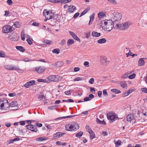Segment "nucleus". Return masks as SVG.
<instances>
[{
	"label": "nucleus",
	"instance_id": "f257e3e1",
	"mask_svg": "<svg viewBox=\"0 0 147 147\" xmlns=\"http://www.w3.org/2000/svg\"><path fill=\"white\" fill-rule=\"evenodd\" d=\"M113 16L111 19L117 26V24L119 23L122 18V14L119 12H114L113 13Z\"/></svg>",
	"mask_w": 147,
	"mask_h": 147
},
{
	"label": "nucleus",
	"instance_id": "f03ea898",
	"mask_svg": "<svg viewBox=\"0 0 147 147\" xmlns=\"http://www.w3.org/2000/svg\"><path fill=\"white\" fill-rule=\"evenodd\" d=\"M48 80L47 83L51 82H56L60 81L62 79V77L59 75H50L47 78Z\"/></svg>",
	"mask_w": 147,
	"mask_h": 147
},
{
	"label": "nucleus",
	"instance_id": "7ed1b4c3",
	"mask_svg": "<svg viewBox=\"0 0 147 147\" xmlns=\"http://www.w3.org/2000/svg\"><path fill=\"white\" fill-rule=\"evenodd\" d=\"M131 23L129 21L125 22L120 24H117V28L121 30H125L127 29L131 24Z\"/></svg>",
	"mask_w": 147,
	"mask_h": 147
},
{
	"label": "nucleus",
	"instance_id": "20e7f679",
	"mask_svg": "<svg viewBox=\"0 0 147 147\" xmlns=\"http://www.w3.org/2000/svg\"><path fill=\"white\" fill-rule=\"evenodd\" d=\"M107 116L108 119L110 120L111 123L113 122L116 120L119 119L117 115L113 112H109L107 114Z\"/></svg>",
	"mask_w": 147,
	"mask_h": 147
},
{
	"label": "nucleus",
	"instance_id": "39448f33",
	"mask_svg": "<svg viewBox=\"0 0 147 147\" xmlns=\"http://www.w3.org/2000/svg\"><path fill=\"white\" fill-rule=\"evenodd\" d=\"M43 15L45 16L47 19L50 20L53 18L54 13L52 10L47 11L45 10L43 12Z\"/></svg>",
	"mask_w": 147,
	"mask_h": 147
},
{
	"label": "nucleus",
	"instance_id": "423d86ee",
	"mask_svg": "<svg viewBox=\"0 0 147 147\" xmlns=\"http://www.w3.org/2000/svg\"><path fill=\"white\" fill-rule=\"evenodd\" d=\"M15 28L12 26L9 25H6L3 27L2 29L3 32L4 33H7L13 31Z\"/></svg>",
	"mask_w": 147,
	"mask_h": 147
},
{
	"label": "nucleus",
	"instance_id": "0eeeda50",
	"mask_svg": "<svg viewBox=\"0 0 147 147\" xmlns=\"http://www.w3.org/2000/svg\"><path fill=\"white\" fill-rule=\"evenodd\" d=\"M33 69L38 73L41 74L44 72L45 69V67L44 66H39L35 67Z\"/></svg>",
	"mask_w": 147,
	"mask_h": 147
},
{
	"label": "nucleus",
	"instance_id": "6e6552de",
	"mask_svg": "<svg viewBox=\"0 0 147 147\" xmlns=\"http://www.w3.org/2000/svg\"><path fill=\"white\" fill-rule=\"evenodd\" d=\"M26 128L32 131L36 132L37 129L36 127L34 125L30 124L26 125Z\"/></svg>",
	"mask_w": 147,
	"mask_h": 147
},
{
	"label": "nucleus",
	"instance_id": "1a4fd4ad",
	"mask_svg": "<svg viewBox=\"0 0 147 147\" xmlns=\"http://www.w3.org/2000/svg\"><path fill=\"white\" fill-rule=\"evenodd\" d=\"M4 67L6 69L9 70H13L15 69L19 71L20 70L19 68L16 67L15 66H13L11 65H5Z\"/></svg>",
	"mask_w": 147,
	"mask_h": 147
},
{
	"label": "nucleus",
	"instance_id": "9d476101",
	"mask_svg": "<svg viewBox=\"0 0 147 147\" xmlns=\"http://www.w3.org/2000/svg\"><path fill=\"white\" fill-rule=\"evenodd\" d=\"M65 134V133L60 132H57L54 135L52 139L53 140H55L58 138L60 137L63 136Z\"/></svg>",
	"mask_w": 147,
	"mask_h": 147
},
{
	"label": "nucleus",
	"instance_id": "9b49d317",
	"mask_svg": "<svg viewBox=\"0 0 147 147\" xmlns=\"http://www.w3.org/2000/svg\"><path fill=\"white\" fill-rule=\"evenodd\" d=\"M69 33L70 35L72 36L73 38L75 40H77L78 42H81V40L77 36V35L75 34L74 32L69 31Z\"/></svg>",
	"mask_w": 147,
	"mask_h": 147
},
{
	"label": "nucleus",
	"instance_id": "f8f14e48",
	"mask_svg": "<svg viewBox=\"0 0 147 147\" xmlns=\"http://www.w3.org/2000/svg\"><path fill=\"white\" fill-rule=\"evenodd\" d=\"M102 23H103L105 25L111 24L114 25V24H115L114 22L112 21V19L111 20H107L105 21L103 20Z\"/></svg>",
	"mask_w": 147,
	"mask_h": 147
},
{
	"label": "nucleus",
	"instance_id": "ddd939ff",
	"mask_svg": "<svg viewBox=\"0 0 147 147\" xmlns=\"http://www.w3.org/2000/svg\"><path fill=\"white\" fill-rule=\"evenodd\" d=\"M72 130L76 131L79 129V126L78 124L76 123H72Z\"/></svg>",
	"mask_w": 147,
	"mask_h": 147
},
{
	"label": "nucleus",
	"instance_id": "4468645a",
	"mask_svg": "<svg viewBox=\"0 0 147 147\" xmlns=\"http://www.w3.org/2000/svg\"><path fill=\"white\" fill-rule=\"evenodd\" d=\"M126 118L127 121L128 122L131 121L133 120L134 119V116L131 114H129L128 115Z\"/></svg>",
	"mask_w": 147,
	"mask_h": 147
},
{
	"label": "nucleus",
	"instance_id": "2eb2a0df",
	"mask_svg": "<svg viewBox=\"0 0 147 147\" xmlns=\"http://www.w3.org/2000/svg\"><path fill=\"white\" fill-rule=\"evenodd\" d=\"M76 9V7L73 5H69L68 6V11L71 13L73 12Z\"/></svg>",
	"mask_w": 147,
	"mask_h": 147
},
{
	"label": "nucleus",
	"instance_id": "dca6fc26",
	"mask_svg": "<svg viewBox=\"0 0 147 147\" xmlns=\"http://www.w3.org/2000/svg\"><path fill=\"white\" fill-rule=\"evenodd\" d=\"M145 62L143 58L140 59L138 61V65L140 66L143 65L144 64Z\"/></svg>",
	"mask_w": 147,
	"mask_h": 147
},
{
	"label": "nucleus",
	"instance_id": "f3484780",
	"mask_svg": "<svg viewBox=\"0 0 147 147\" xmlns=\"http://www.w3.org/2000/svg\"><path fill=\"white\" fill-rule=\"evenodd\" d=\"M106 26V30H107L109 32L114 27V25L113 24L107 25Z\"/></svg>",
	"mask_w": 147,
	"mask_h": 147
},
{
	"label": "nucleus",
	"instance_id": "a211bd4d",
	"mask_svg": "<svg viewBox=\"0 0 147 147\" xmlns=\"http://www.w3.org/2000/svg\"><path fill=\"white\" fill-rule=\"evenodd\" d=\"M74 42V40L73 39H69L67 41V45L68 47L73 44Z\"/></svg>",
	"mask_w": 147,
	"mask_h": 147
},
{
	"label": "nucleus",
	"instance_id": "6ab92c4d",
	"mask_svg": "<svg viewBox=\"0 0 147 147\" xmlns=\"http://www.w3.org/2000/svg\"><path fill=\"white\" fill-rule=\"evenodd\" d=\"M16 48L18 50L23 52L25 51V49L23 47L21 46H17L16 47Z\"/></svg>",
	"mask_w": 147,
	"mask_h": 147
},
{
	"label": "nucleus",
	"instance_id": "aec40b11",
	"mask_svg": "<svg viewBox=\"0 0 147 147\" xmlns=\"http://www.w3.org/2000/svg\"><path fill=\"white\" fill-rule=\"evenodd\" d=\"M106 39L103 38L99 39L97 42L99 44H102L106 42Z\"/></svg>",
	"mask_w": 147,
	"mask_h": 147
},
{
	"label": "nucleus",
	"instance_id": "412c9836",
	"mask_svg": "<svg viewBox=\"0 0 147 147\" xmlns=\"http://www.w3.org/2000/svg\"><path fill=\"white\" fill-rule=\"evenodd\" d=\"M100 33L93 31L92 33V35L93 36L98 37L100 35Z\"/></svg>",
	"mask_w": 147,
	"mask_h": 147
},
{
	"label": "nucleus",
	"instance_id": "4be33fe9",
	"mask_svg": "<svg viewBox=\"0 0 147 147\" xmlns=\"http://www.w3.org/2000/svg\"><path fill=\"white\" fill-rule=\"evenodd\" d=\"M63 64V62L61 61H59L55 63V66L57 67H60Z\"/></svg>",
	"mask_w": 147,
	"mask_h": 147
},
{
	"label": "nucleus",
	"instance_id": "5701e85b",
	"mask_svg": "<svg viewBox=\"0 0 147 147\" xmlns=\"http://www.w3.org/2000/svg\"><path fill=\"white\" fill-rule=\"evenodd\" d=\"M90 134V138L91 140H92L95 138L94 133L92 131L89 133Z\"/></svg>",
	"mask_w": 147,
	"mask_h": 147
},
{
	"label": "nucleus",
	"instance_id": "b1692460",
	"mask_svg": "<svg viewBox=\"0 0 147 147\" xmlns=\"http://www.w3.org/2000/svg\"><path fill=\"white\" fill-rule=\"evenodd\" d=\"M94 13H92L90 16V20L89 21L88 25H90V23H91L93 22V19L94 18Z\"/></svg>",
	"mask_w": 147,
	"mask_h": 147
},
{
	"label": "nucleus",
	"instance_id": "393cba45",
	"mask_svg": "<svg viewBox=\"0 0 147 147\" xmlns=\"http://www.w3.org/2000/svg\"><path fill=\"white\" fill-rule=\"evenodd\" d=\"M47 139L45 138V137H40L39 138H38L36 139V140L38 141H39L40 142H41L44 140H47Z\"/></svg>",
	"mask_w": 147,
	"mask_h": 147
},
{
	"label": "nucleus",
	"instance_id": "a878e982",
	"mask_svg": "<svg viewBox=\"0 0 147 147\" xmlns=\"http://www.w3.org/2000/svg\"><path fill=\"white\" fill-rule=\"evenodd\" d=\"M1 101H2V104L3 106V107H4V105L5 104H7L8 103V101L6 99H5L4 98L1 99Z\"/></svg>",
	"mask_w": 147,
	"mask_h": 147
},
{
	"label": "nucleus",
	"instance_id": "bb28decb",
	"mask_svg": "<svg viewBox=\"0 0 147 147\" xmlns=\"http://www.w3.org/2000/svg\"><path fill=\"white\" fill-rule=\"evenodd\" d=\"M121 86L123 88H126L127 87V84L125 82H122L120 83Z\"/></svg>",
	"mask_w": 147,
	"mask_h": 147
},
{
	"label": "nucleus",
	"instance_id": "cd10ccee",
	"mask_svg": "<svg viewBox=\"0 0 147 147\" xmlns=\"http://www.w3.org/2000/svg\"><path fill=\"white\" fill-rule=\"evenodd\" d=\"M90 9L89 7L85 9L81 13L80 16V17H81L85 14Z\"/></svg>",
	"mask_w": 147,
	"mask_h": 147
},
{
	"label": "nucleus",
	"instance_id": "c85d7f7f",
	"mask_svg": "<svg viewBox=\"0 0 147 147\" xmlns=\"http://www.w3.org/2000/svg\"><path fill=\"white\" fill-rule=\"evenodd\" d=\"M111 91L116 94L120 93L121 92L120 91L118 90L117 89H112L111 90Z\"/></svg>",
	"mask_w": 147,
	"mask_h": 147
},
{
	"label": "nucleus",
	"instance_id": "c756f323",
	"mask_svg": "<svg viewBox=\"0 0 147 147\" xmlns=\"http://www.w3.org/2000/svg\"><path fill=\"white\" fill-rule=\"evenodd\" d=\"M15 37L12 36L11 39L12 40L16 41L18 40V36L17 35V34H15Z\"/></svg>",
	"mask_w": 147,
	"mask_h": 147
},
{
	"label": "nucleus",
	"instance_id": "7c9ffc66",
	"mask_svg": "<svg viewBox=\"0 0 147 147\" xmlns=\"http://www.w3.org/2000/svg\"><path fill=\"white\" fill-rule=\"evenodd\" d=\"M43 42L48 45L52 44L53 43V41H52L48 40H44Z\"/></svg>",
	"mask_w": 147,
	"mask_h": 147
},
{
	"label": "nucleus",
	"instance_id": "2f4dec72",
	"mask_svg": "<svg viewBox=\"0 0 147 147\" xmlns=\"http://www.w3.org/2000/svg\"><path fill=\"white\" fill-rule=\"evenodd\" d=\"M83 132L80 131L76 134V136L78 138H80L83 135Z\"/></svg>",
	"mask_w": 147,
	"mask_h": 147
},
{
	"label": "nucleus",
	"instance_id": "473e14b6",
	"mask_svg": "<svg viewBox=\"0 0 147 147\" xmlns=\"http://www.w3.org/2000/svg\"><path fill=\"white\" fill-rule=\"evenodd\" d=\"M100 60L103 62L107 63V58L105 57L102 56L100 57Z\"/></svg>",
	"mask_w": 147,
	"mask_h": 147
},
{
	"label": "nucleus",
	"instance_id": "72a5a7b5",
	"mask_svg": "<svg viewBox=\"0 0 147 147\" xmlns=\"http://www.w3.org/2000/svg\"><path fill=\"white\" fill-rule=\"evenodd\" d=\"M13 26H14L16 28H18L21 25H20V23H19V22H16L14 23Z\"/></svg>",
	"mask_w": 147,
	"mask_h": 147
},
{
	"label": "nucleus",
	"instance_id": "f704fd0d",
	"mask_svg": "<svg viewBox=\"0 0 147 147\" xmlns=\"http://www.w3.org/2000/svg\"><path fill=\"white\" fill-rule=\"evenodd\" d=\"M60 51V50L58 49H55L52 50V52L53 53H55L57 54H58L59 53Z\"/></svg>",
	"mask_w": 147,
	"mask_h": 147
},
{
	"label": "nucleus",
	"instance_id": "c9c22d12",
	"mask_svg": "<svg viewBox=\"0 0 147 147\" xmlns=\"http://www.w3.org/2000/svg\"><path fill=\"white\" fill-rule=\"evenodd\" d=\"M105 15V13L102 12H99L98 13V18L99 19L101 18Z\"/></svg>",
	"mask_w": 147,
	"mask_h": 147
},
{
	"label": "nucleus",
	"instance_id": "e433bc0d",
	"mask_svg": "<svg viewBox=\"0 0 147 147\" xmlns=\"http://www.w3.org/2000/svg\"><path fill=\"white\" fill-rule=\"evenodd\" d=\"M10 107V105H9L8 103L7 104H5L4 105V107H3V108L2 109H4V110H7L8 109L9 107Z\"/></svg>",
	"mask_w": 147,
	"mask_h": 147
},
{
	"label": "nucleus",
	"instance_id": "4c0bfd02",
	"mask_svg": "<svg viewBox=\"0 0 147 147\" xmlns=\"http://www.w3.org/2000/svg\"><path fill=\"white\" fill-rule=\"evenodd\" d=\"M71 0H60V2L61 3H66L71 1Z\"/></svg>",
	"mask_w": 147,
	"mask_h": 147
},
{
	"label": "nucleus",
	"instance_id": "58836bf2",
	"mask_svg": "<svg viewBox=\"0 0 147 147\" xmlns=\"http://www.w3.org/2000/svg\"><path fill=\"white\" fill-rule=\"evenodd\" d=\"M37 81L39 82L47 83L48 81L46 80L39 79L37 80Z\"/></svg>",
	"mask_w": 147,
	"mask_h": 147
},
{
	"label": "nucleus",
	"instance_id": "ea45409f",
	"mask_svg": "<svg viewBox=\"0 0 147 147\" xmlns=\"http://www.w3.org/2000/svg\"><path fill=\"white\" fill-rule=\"evenodd\" d=\"M86 128L87 131L89 133L92 131L90 126L89 125H86Z\"/></svg>",
	"mask_w": 147,
	"mask_h": 147
},
{
	"label": "nucleus",
	"instance_id": "a19ab883",
	"mask_svg": "<svg viewBox=\"0 0 147 147\" xmlns=\"http://www.w3.org/2000/svg\"><path fill=\"white\" fill-rule=\"evenodd\" d=\"M5 56V52L2 51H0V57H4Z\"/></svg>",
	"mask_w": 147,
	"mask_h": 147
},
{
	"label": "nucleus",
	"instance_id": "79ce46f5",
	"mask_svg": "<svg viewBox=\"0 0 147 147\" xmlns=\"http://www.w3.org/2000/svg\"><path fill=\"white\" fill-rule=\"evenodd\" d=\"M16 105V102L14 101L10 103V105H9L10 107H15Z\"/></svg>",
	"mask_w": 147,
	"mask_h": 147
},
{
	"label": "nucleus",
	"instance_id": "37998d69",
	"mask_svg": "<svg viewBox=\"0 0 147 147\" xmlns=\"http://www.w3.org/2000/svg\"><path fill=\"white\" fill-rule=\"evenodd\" d=\"M45 97L43 94H41L39 95L38 98L40 100H43L45 99Z\"/></svg>",
	"mask_w": 147,
	"mask_h": 147
},
{
	"label": "nucleus",
	"instance_id": "c03bdc74",
	"mask_svg": "<svg viewBox=\"0 0 147 147\" xmlns=\"http://www.w3.org/2000/svg\"><path fill=\"white\" fill-rule=\"evenodd\" d=\"M63 102H74V100H73L71 99H69L68 100H62Z\"/></svg>",
	"mask_w": 147,
	"mask_h": 147
},
{
	"label": "nucleus",
	"instance_id": "a18cd8bd",
	"mask_svg": "<svg viewBox=\"0 0 147 147\" xmlns=\"http://www.w3.org/2000/svg\"><path fill=\"white\" fill-rule=\"evenodd\" d=\"M49 1L52 3L60 2V0H49Z\"/></svg>",
	"mask_w": 147,
	"mask_h": 147
},
{
	"label": "nucleus",
	"instance_id": "49530a36",
	"mask_svg": "<svg viewBox=\"0 0 147 147\" xmlns=\"http://www.w3.org/2000/svg\"><path fill=\"white\" fill-rule=\"evenodd\" d=\"M82 80V78L81 77H78L76 78H75L74 80V81H81Z\"/></svg>",
	"mask_w": 147,
	"mask_h": 147
},
{
	"label": "nucleus",
	"instance_id": "de8ad7c7",
	"mask_svg": "<svg viewBox=\"0 0 147 147\" xmlns=\"http://www.w3.org/2000/svg\"><path fill=\"white\" fill-rule=\"evenodd\" d=\"M109 2L114 5L117 4V3L115 0H107Z\"/></svg>",
	"mask_w": 147,
	"mask_h": 147
},
{
	"label": "nucleus",
	"instance_id": "09e8293b",
	"mask_svg": "<svg viewBox=\"0 0 147 147\" xmlns=\"http://www.w3.org/2000/svg\"><path fill=\"white\" fill-rule=\"evenodd\" d=\"M96 122L99 124H102L103 121L100 120L98 118H97Z\"/></svg>",
	"mask_w": 147,
	"mask_h": 147
},
{
	"label": "nucleus",
	"instance_id": "8fccbe9b",
	"mask_svg": "<svg viewBox=\"0 0 147 147\" xmlns=\"http://www.w3.org/2000/svg\"><path fill=\"white\" fill-rule=\"evenodd\" d=\"M136 76V74L134 73L130 75L129 76V78L130 79H133L135 78Z\"/></svg>",
	"mask_w": 147,
	"mask_h": 147
},
{
	"label": "nucleus",
	"instance_id": "3c124183",
	"mask_svg": "<svg viewBox=\"0 0 147 147\" xmlns=\"http://www.w3.org/2000/svg\"><path fill=\"white\" fill-rule=\"evenodd\" d=\"M103 94L105 96H108V94L107 90L105 89H104L103 91Z\"/></svg>",
	"mask_w": 147,
	"mask_h": 147
},
{
	"label": "nucleus",
	"instance_id": "603ef678",
	"mask_svg": "<svg viewBox=\"0 0 147 147\" xmlns=\"http://www.w3.org/2000/svg\"><path fill=\"white\" fill-rule=\"evenodd\" d=\"M28 82L30 84V86H31L35 83V82L34 80H32Z\"/></svg>",
	"mask_w": 147,
	"mask_h": 147
},
{
	"label": "nucleus",
	"instance_id": "864d4df0",
	"mask_svg": "<svg viewBox=\"0 0 147 147\" xmlns=\"http://www.w3.org/2000/svg\"><path fill=\"white\" fill-rule=\"evenodd\" d=\"M141 91L145 93H147V88H142L141 89Z\"/></svg>",
	"mask_w": 147,
	"mask_h": 147
},
{
	"label": "nucleus",
	"instance_id": "5fc2aeb1",
	"mask_svg": "<svg viewBox=\"0 0 147 147\" xmlns=\"http://www.w3.org/2000/svg\"><path fill=\"white\" fill-rule=\"evenodd\" d=\"M94 81V79L93 78H92L89 80V82L92 84H93Z\"/></svg>",
	"mask_w": 147,
	"mask_h": 147
},
{
	"label": "nucleus",
	"instance_id": "6e6d98bb",
	"mask_svg": "<svg viewBox=\"0 0 147 147\" xmlns=\"http://www.w3.org/2000/svg\"><path fill=\"white\" fill-rule=\"evenodd\" d=\"M84 100L85 101H87L90 100H91V99H90L89 97H86L84 98Z\"/></svg>",
	"mask_w": 147,
	"mask_h": 147
},
{
	"label": "nucleus",
	"instance_id": "4d7b16f0",
	"mask_svg": "<svg viewBox=\"0 0 147 147\" xmlns=\"http://www.w3.org/2000/svg\"><path fill=\"white\" fill-rule=\"evenodd\" d=\"M85 35H86V38H88L89 36L90 35V32H88L85 33Z\"/></svg>",
	"mask_w": 147,
	"mask_h": 147
},
{
	"label": "nucleus",
	"instance_id": "13d9d810",
	"mask_svg": "<svg viewBox=\"0 0 147 147\" xmlns=\"http://www.w3.org/2000/svg\"><path fill=\"white\" fill-rule=\"evenodd\" d=\"M89 63L87 61H85L84 63V65L86 67H88L89 66Z\"/></svg>",
	"mask_w": 147,
	"mask_h": 147
},
{
	"label": "nucleus",
	"instance_id": "bf43d9fd",
	"mask_svg": "<svg viewBox=\"0 0 147 147\" xmlns=\"http://www.w3.org/2000/svg\"><path fill=\"white\" fill-rule=\"evenodd\" d=\"M24 86L26 88H28L30 86V84L27 82L24 85Z\"/></svg>",
	"mask_w": 147,
	"mask_h": 147
},
{
	"label": "nucleus",
	"instance_id": "052dcab7",
	"mask_svg": "<svg viewBox=\"0 0 147 147\" xmlns=\"http://www.w3.org/2000/svg\"><path fill=\"white\" fill-rule=\"evenodd\" d=\"M7 3L9 5H11L13 3V2L11 0H7Z\"/></svg>",
	"mask_w": 147,
	"mask_h": 147
},
{
	"label": "nucleus",
	"instance_id": "680f3d73",
	"mask_svg": "<svg viewBox=\"0 0 147 147\" xmlns=\"http://www.w3.org/2000/svg\"><path fill=\"white\" fill-rule=\"evenodd\" d=\"M71 91V90L66 91L65 92V93L66 95H69L71 94L70 92Z\"/></svg>",
	"mask_w": 147,
	"mask_h": 147
},
{
	"label": "nucleus",
	"instance_id": "e2e57ef3",
	"mask_svg": "<svg viewBox=\"0 0 147 147\" xmlns=\"http://www.w3.org/2000/svg\"><path fill=\"white\" fill-rule=\"evenodd\" d=\"M55 105L51 106H49L48 107V109L50 110H52L53 109L55 108Z\"/></svg>",
	"mask_w": 147,
	"mask_h": 147
},
{
	"label": "nucleus",
	"instance_id": "0e129e2a",
	"mask_svg": "<svg viewBox=\"0 0 147 147\" xmlns=\"http://www.w3.org/2000/svg\"><path fill=\"white\" fill-rule=\"evenodd\" d=\"M22 60L25 62H29L31 61V60L29 58H24Z\"/></svg>",
	"mask_w": 147,
	"mask_h": 147
},
{
	"label": "nucleus",
	"instance_id": "69168bd1",
	"mask_svg": "<svg viewBox=\"0 0 147 147\" xmlns=\"http://www.w3.org/2000/svg\"><path fill=\"white\" fill-rule=\"evenodd\" d=\"M132 53L131 52V51L129 50V52L128 53H126V55H127V57H128V56H131Z\"/></svg>",
	"mask_w": 147,
	"mask_h": 147
},
{
	"label": "nucleus",
	"instance_id": "338daca9",
	"mask_svg": "<svg viewBox=\"0 0 147 147\" xmlns=\"http://www.w3.org/2000/svg\"><path fill=\"white\" fill-rule=\"evenodd\" d=\"M26 40L29 45H31L32 44V41L29 39L28 38Z\"/></svg>",
	"mask_w": 147,
	"mask_h": 147
},
{
	"label": "nucleus",
	"instance_id": "774afa93",
	"mask_svg": "<svg viewBox=\"0 0 147 147\" xmlns=\"http://www.w3.org/2000/svg\"><path fill=\"white\" fill-rule=\"evenodd\" d=\"M102 92L101 91H99L98 92V97L100 98H101L102 97Z\"/></svg>",
	"mask_w": 147,
	"mask_h": 147
}]
</instances>
